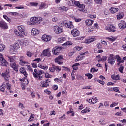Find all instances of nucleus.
Here are the masks:
<instances>
[{"label":"nucleus","mask_w":126,"mask_h":126,"mask_svg":"<svg viewBox=\"0 0 126 126\" xmlns=\"http://www.w3.org/2000/svg\"><path fill=\"white\" fill-rule=\"evenodd\" d=\"M43 73H44V71L34 69L32 74L33 77H34L36 80H42L43 76H42V75Z\"/></svg>","instance_id":"1"},{"label":"nucleus","mask_w":126,"mask_h":126,"mask_svg":"<svg viewBox=\"0 0 126 126\" xmlns=\"http://www.w3.org/2000/svg\"><path fill=\"white\" fill-rule=\"evenodd\" d=\"M43 21V18L40 17H32L30 20L31 25H37Z\"/></svg>","instance_id":"2"},{"label":"nucleus","mask_w":126,"mask_h":126,"mask_svg":"<svg viewBox=\"0 0 126 126\" xmlns=\"http://www.w3.org/2000/svg\"><path fill=\"white\" fill-rule=\"evenodd\" d=\"M2 77H3L6 82L9 81V78H10V71L9 69H6L5 71L1 74Z\"/></svg>","instance_id":"3"},{"label":"nucleus","mask_w":126,"mask_h":126,"mask_svg":"<svg viewBox=\"0 0 126 126\" xmlns=\"http://www.w3.org/2000/svg\"><path fill=\"white\" fill-rule=\"evenodd\" d=\"M62 70V68L60 67L59 66H56L55 64H52L51 67H49V71L50 72H52V73H54L55 71H56V72H60L61 70Z\"/></svg>","instance_id":"4"},{"label":"nucleus","mask_w":126,"mask_h":126,"mask_svg":"<svg viewBox=\"0 0 126 126\" xmlns=\"http://www.w3.org/2000/svg\"><path fill=\"white\" fill-rule=\"evenodd\" d=\"M105 29L111 33H113V32H116V31H117V28H116V26L113 24L107 25V26L105 27Z\"/></svg>","instance_id":"5"},{"label":"nucleus","mask_w":126,"mask_h":126,"mask_svg":"<svg viewBox=\"0 0 126 126\" xmlns=\"http://www.w3.org/2000/svg\"><path fill=\"white\" fill-rule=\"evenodd\" d=\"M0 63H1V66L7 67L8 65V62L3 58L1 53H0Z\"/></svg>","instance_id":"6"},{"label":"nucleus","mask_w":126,"mask_h":126,"mask_svg":"<svg viewBox=\"0 0 126 126\" xmlns=\"http://www.w3.org/2000/svg\"><path fill=\"white\" fill-rule=\"evenodd\" d=\"M63 60H64L63 56L59 55L58 57L55 59V62L59 65H62V64H63V62H62Z\"/></svg>","instance_id":"7"},{"label":"nucleus","mask_w":126,"mask_h":126,"mask_svg":"<svg viewBox=\"0 0 126 126\" xmlns=\"http://www.w3.org/2000/svg\"><path fill=\"white\" fill-rule=\"evenodd\" d=\"M63 60H64L63 56L59 55L58 57L55 59V62L59 65H62V64H63V62H62Z\"/></svg>","instance_id":"8"},{"label":"nucleus","mask_w":126,"mask_h":126,"mask_svg":"<svg viewBox=\"0 0 126 126\" xmlns=\"http://www.w3.org/2000/svg\"><path fill=\"white\" fill-rule=\"evenodd\" d=\"M53 30L55 34H59L63 33V29L58 25L53 26Z\"/></svg>","instance_id":"9"},{"label":"nucleus","mask_w":126,"mask_h":126,"mask_svg":"<svg viewBox=\"0 0 126 126\" xmlns=\"http://www.w3.org/2000/svg\"><path fill=\"white\" fill-rule=\"evenodd\" d=\"M62 25L61 26H65L66 28H70V29H71L74 27V26H73V24H72V22L69 21L68 23L66 22V21H64L63 22V24H61Z\"/></svg>","instance_id":"10"},{"label":"nucleus","mask_w":126,"mask_h":126,"mask_svg":"<svg viewBox=\"0 0 126 126\" xmlns=\"http://www.w3.org/2000/svg\"><path fill=\"white\" fill-rule=\"evenodd\" d=\"M41 57H48V58H50L52 55L51 54V51H50V49L48 48L43 50V52L41 54Z\"/></svg>","instance_id":"11"},{"label":"nucleus","mask_w":126,"mask_h":126,"mask_svg":"<svg viewBox=\"0 0 126 126\" xmlns=\"http://www.w3.org/2000/svg\"><path fill=\"white\" fill-rule=\"evenodd\" d=\"M61 51H62V47L56 46L52 49V53L53 55H58Z\"/></svg>","instance_id":"12"},{"label":"nucleus","mask_w":126,"mask_h":126,"mask_svg":"<svg viewBox=\"0 0 126 126\" xmlns=\"http://www.w3.org/2000/svg\"><path fill=\"white\" fill-rule=\"evenodd\" d=\"M7 59L8 61H10V65H11V63L13 64H16V61H15V56H7Z\"/></svg>","instance_id":"13"},{"label":"nucleus","mask_w":126,"mask_h":126,"mask_svg":"<svg viewBox=\"0 0 126 126\" xmlns=\"http://www.w3.org/2000/svg\"><path fill=\"white\" fill-rule=\"evenodd\" d=\"M18 29L21 32V34H23L24 36H27V33L25 32V27L24 26H18Z\"/></svg>","instance_id":"14"},{"label":"nucleus","mask_w":126,"mask_h":126,"mask_svg":"<svg viewBox=\"0 0 126 126\" xmlns=\"http://www.w3.org/2000/svg\"><path fill=\"white\" fill-rule=\"evenodd\" d=\"M49 83L50 81H49V79H46L45 81H41L40 82V86L41 87H48Z\"/></svg>","instance_id":"15"},{"label":"nucleus","mask_w":126,"mask_h":126,"mask_svg":"<svg viewBox=\"0 0 126 126\" xmlns=\"http://www.w3.org/2000/svg\"><path fill=\"white\" fill-rule=\"evenodd\" d=\"M71 33L74 37H78L80 35V32L77 29H73L71 31Z\"/></svg>","instance_id":"16"},{"label":"nucleus","mask_w":126,"mask_h":126,"mask_svg":"<svg viewBox=\"0 0 126 126\" xmlns=\"http://www.w3.org/2000/svg\"><path fill=\"white\" fill-rule=\"evenodd\" d=\"M0 27L2 29H8L7 23L3 20L0 21Z\"/></svg>","instance_id":"17"},{"label":"nucleus","mask_w":126,"mask_h":126,"mask_svg":"<svg viewBox=\"0 0 126 126\" xmlns=\"http://www.w3.org/2000/svg\"><path fill=\"white\" fill-rule=\"evenodd\" d=\"M108 63L111 66L114 65L115 64V59L114 58V57L113 56V55H110L109 57H108Z\"/></svg>","instance_id":"18"},{"label":"nucleus","mask_w":126,"mask_h":126,"mask_svg":"<svg viewBox=\"0 0 126 126\" xmlns=\"http://www.w3.org/2000/svg\"><path fill=\"white\" fill-rule=\"evenodd\" d=\"M118 26L120 29H125L126 28V21L124 20H121L120 21L119 23L118 24Z\"/></svg>","instance_id":"19"},{"label":"nucleus","mask_w":126,"mask_h":126,"mask_svg":"<svg viewBox=\"0 0 126 126\" xmlns=\"http://www.w3.org/2000/svg\"><path fill=\"white\" fill-rule=\"evenodd\" d=\"M96 40V37L94 36H90L89 37V38L86 39L85 41V44H90V43H92V42L95 41Z\"/></svg>","instance_id":"20"},{"label":"nucleus","mask_w":126,"mask_h":126,"mask_svg":"<svg viewBox=\"0 0 126 126\" xmlns=\"http://www.w3.org/2000/svg\"><path fill=\"white\" fill-rule=\"evenodd\" d=\"M116 57L117 62V65L120 66V65H121V63H124V62H125V61L122 59V58H121L119 55H116Z\"/></svg>","instance_id":"21"},{"label":"nucleus","mask_w":126,"mask_h":126,"mask_svg":"<svg viewBox=\"0 0 126 126\" xmlns=\"http://www.w3.org/2000/svg\"><path fill=\"white\" fill-rule=\"evenodd\" d=\"M41 39L44 42H49L50 40H52V36L44 34L42 36Z\"/></svg>","instance_id":"22"},{"label":"nucleus","mask_w":126,"mask_h":126,"mask_svg":"<svg viewBox=\"0 0 126 126\" xmlns=\"http://www.w3.org/2000/svg\"><path fill=\"white\" fill-rule=\"evenodd\" d=\"M39 33H40V31L38 29L36 28L32 29L31 34L32 36H37V35H39Z\"/></svg>","instance_id":"23"},{"label":"nucleus","mask_w":126,"mask_h":126,"mask_svg":"<svg viewBox=\"0 0 126 126\" xmlns=\"http://www.w3.org/2000/svg\"><path fill=\"white\" fill-rule=\"evenodd\" d=\"M20 73H21L22 74H23V75L27 78L28 74L27 73V72H26V70L25 69V68L24 67H21L20 69Z\"/></svg>","instance_id":"24"},{"label":"nucleus","mask_w":126,"mask_h":126,"mask_svg":"<svg viewBox=\"0 0 126 126\" xmlns=\"http://www.w3.org/2000/svg\"><path fill=\"white\" fill-rule=\"evenodd\" d=\"M5 87L9 91L10 93H13V91L11 90V84L9 83V81L5 83Z\"/></svg>","instance_id":"25"},{"label":"nucleus","mask_w":126,"mask_h":126,"mask_svg":"<svg viewBox=\"0 0 126 126\" xmlns=\"http://www.w3.org/2000/svg\"><path fill=\"white\" fill-rule=\"evenodd\" d=\"M14 33L18 37H20L21 38H24V35H23V34H22L20 32H18V30H17L16 29L14 30Z\"/></svg>","instance_id":"26"},{"label":"nucleus","mask_w":126,"mask_h":126,"mask_svg":"<svg viewBox=\"0 0 126 126\" xmlns=\"http://www.w3.org/2000/svg\"><path fill=\"white\" fill-rule=\"evenodd\" d=\"M93 22H94V21L90 19H87L85 21V23L87 26L92 25V24H93Z\"/></svg>","instance_id":"27"},{"label":"nucleus","mask_w":126,"mask_h":126,"mask_svg":"<svg viewBox=\"0 0 126 126\" xmlns=\"http://www.w3.org/2000/svg\"><path fill=\"white\" fill-rule=\"evenodd\" d=\"M40 9H44V8H48V5L44 2H42L39 6Z\"/></svg>","instance_id":"28"},{"label":"nucleus","mask_w":126,"mask_h":126,"mask_svg":"<svg viewBox=\"0 0 126 126\" xmlns=\"http://www.w3.org/2000/svg\"><path fill=\"white\" fill-rule=\"evenodd\" d=\"M111 78L113 80H120L121 78H120V75H111Z\"/></svg>","instance_id":"29"},{"label":"nucleus","mask_w":126,"mask_h":126,"mask_svg":"<svg viewBox=\"0 0 126 126\" xmlns=\"http://www.w3.org/2000/svg\"><path fill=\"white\" fill-rule=\"evenodd\" d=\"M38 66L41 68V69H44V70H48V66L45 65V66L42 65L41 63H39L38 64Z\"/></svg>","instance_id":"30"},{"label":"nucleus","mask_w":126,"mask_h":126,"mask_svg":"<svg viewBox=\"0 0 126 126\" xmlns=\"http://www.w3.org/2000/svg\"><path fill=\"white\" fill-rule=\"evenodd\" d=\"M5 83L4 82L0 87V91H1V92H4V91H5Z\"/></svg>","instance_id":"31"},{"label":"nucleus","mask_w":126,"mask_h":126,"mask_svg":"<svg viewBox=\"0 0 126 126\" xmlns=\"http://www.w3.org/2000/svg\"><path fill=\"white\" fill-rule=\"evenodd\" d=\"M117 18L118 20L120 19H122L123 17H124V13L123 12H119L117 15Z\"/></svg>","instance_id":"32"},{"label":"nucleus","mask_w":126,"mask_h":126,"mask_svg":"<svg viewBox=\"0 0 126 126\" xmlns=\"http://www.w3.org/2000/svg\"><path fill=\"white\" fill-rule=\"evenodd\" d=\"M110 10L111 13L114 14V13H116V12H117V11H119V8H115V7H111L110 9Z\"/></svg>","instance_id":"33"},{"label":"nucleus","mask_w":126,"mask_h":126,"mask_svg":"<svg viewBox=\"0 0 126 126\" xmlns=\"http://www.w3.org/2000/svg\"><path fill=\"white\" fill-rule=\"evenodd\" d=\"M80 65V64L79 63H76L74 65H72V67L73 69V70H77L78 69V67Z\"/></svg>","instance_id":"34"},{"label":"nucleus","mask_w":126,"mask_h":126,"mask_svg":"<svg viewBox=\"0 0 126 126\" xmlns=\"http://www.w3.org/2000/svg\"><path fill=\"white\" fill-rule=\"evenodd\" d=\"M96 48H94V52H96V51H97V49L98 50H100L101 49H102V44H101V43H98L96 44Z\"/></svg>","instance_id":"35"},{"label":"nucleus","mask_w":126,"mask_h":126,"mask_svg":"<svg viewBox=\"0 0 126 126\" xmlns=\"http://www.w3.org/2000/svg\"><path fill=\"white\" fill-rule=\"evenodd\" d=\"M19 63L21 65H22L23 66L25 65V64H29V62H28V61H25L22 60L20 61Z\"/></svg>","instance_id":"36"},{"label":"nucleus","mask_w":126,"mask_h":126,"mask_svg":"<svg viewBox=\"0 0 126 126\" xmlns=\"http://www.w3.org/2000/svg\"><path fill=\"white\" fill-rule=\"evenodd\" d=\"M10 66L12 67V68H13L14 70H15V71H16V72L18 71V68L16 67V64L11 63Z\"/></svg>","instance_id":"37"},{"label":"nucleus","mask_w":126,"mask_h":126,"mask_svg":"<svg viewBox=\"0 0 126 126\" xmlns=\"http://www.w3.org/2000/svg\"><path fill=\"white\" fill-rule=\"evenodd\" d=\"M72 114V117H74L75 113L74 111H73V109L72 108H70V110L67 112V115H69V114Z\"/></svg>","instance_id":"38"},{"label":"nucleus","mask_w":126,"mask_h":126,"mask_svg":"<svg viewBox=\"0 0 126 126\" xmlns=\"http://www.w3.org/2000/svg\"><path fill=\"white\" fill-rule=\"evenodd\" d=\"M92 104H96L98 102V98L95 96H93L92 98Z\"/></svg>","instance_id":"39"},{"label":"nucleus","mask_w":126,"mask_h":126,"mask_svg":"<svg viewBox=\"0 0 126 126\" xmlns=\"http://www.w3.org/2000/svg\"><path fill=\"white\" fill-rule=\"evenodd\" d=\"M88 112H90V108L88 107H86L85 109L81 111V113L82 114H86V113H88Z\"/></svg>","instance_id":"40"},{"label":"nucleus","mask_w":126,"mask_h":126,"mask_svg":"<svg viewBox=\"0 0 126 126\" xmlns=\"http://www.w3.org/2000/svg\"><path fill=\"white\" fill-rule=\"evenodd\" d=\"M65 40H66L65 37H61L58 39V41L59 42V44H61V43L64 42Z\"/></svg>","instance_id":"41"},{"label":"nucleus","mask_w":126,"mask_h":126,"mask_svg":"<svg viewBox=\"0 0 126 126\" xmlns=\"http://www.w3.org/2000/svg\"><path fill=\"white\" fill-rule=\"evenodd\" d=\"M83 58H84V56H78L76 59L75 60V63H77V62L79 61H81L82 60H83Z\"/></svg>","instance_id":"42"},{"label":"nucleus","mask_w":126,"mask_h":126,"mask_svg":"<svg viewBox=\"0 0 126 126\" xmlns=\"http://www.w3.org/2000/svg\"><path fill=\"white\" fill-rule=\"evenodd\" d=\"M26 55L29 58H31L32 57H33V56H34V53L31 52L30 51H27L26 53Z\"/></svg>","instance_id":"43"},{"label":"nucleus","mask_w":126,"mask_h":126,"mask_svg":"<svg viewBox=\"0 0 126 126\" xmlns=\"http://www.w3.org/2000/svg\"><path fill=\"white\" fill-rule=\"evenodd\" d=\"M106 39L108 41H110V42H115V40H116V38H115V37H113L112 36H111V38L106 37Z\"/></svg>","instance_id":"44"},{"label":"nucleus","mask_w":126,"mask_h":126,"mask_svg":"<svg viewBox=\"0 0 126 126\" xmlns=\"http://www.w3.org/2000/svg\"><path fill=\"white\" fill-rule=\"evenodd\" d=\"M16 49L14 48L13 47H12L11 48L10 50V54H12V55L15 54V50Z\"/></svg>","instance_id":"45"},{"label":"nucleus","mask_w":126,"mask_h":126,"mask_svg":"<svg viewBox=\"0 0 126 126\" xmlns=\"http://www.w3.org/2000/svg\"><path fill=\"white\" fill-rule=\"evenodd\" d=\"M113 91L118 92V93H121V92L120 91V88L118 87H113Z\"/></svg>","instance_id":"46"},{"label":"nucleus","mask_w":126,"mask_h":126,"mask_svg":"<svg viewBox=\"0 0 126 126\" xmlns=\"http://www.w3.org/2000/svg\"><path fill=\"white\" fill-rule=\"evenodd\" d=\"M94 2L96 4H102L103 0H94Z\"/></svg>","instance_id":"47"},{"label":"nucleus","mask_w":126,"mask_h":126,"mask_svg":"<svg viewBox=\"0 0 126 126\" xmlns=\"http://www.w3.org/2000/svg\"><path fill=\"white\" fill-rule=\"evenodd\" d=\"M60 8L61 10H63L64 11H67L68 10V8L65 6L61 7Z\"/></svg>","instance_id":"48"},{"label":"nucleus","mask_w":126,"mask_h":126,"mask_svg":"<svg viewBox=\"0 0 126 126\" xmlns=\"http://www.w3.org/2000/svg\"><path fill=\"white\" fill-rule=\"evenodd\" d=\"M85 76H87L88 79H91V78L93 77V75H92V74L90 73H87L85 74Z\"/></svg>","instance_id":"49"},{"label":"nucleus","mask_w":126,"mask_h":126,"mask_svg":"<svg viewBox=\"0 0 126 126\" xmlns=\"http://www.w3.org/2000/svg\"><path fill=\"white\" fill-rule=\"evenodd\" d=\"M3 18L4 19H6L8 22H10V21H11V19H10V18H8V17H7L6 15H3Z\"/></svg>","instance_id":"50"},{"label":"nucleus","mask_w":126,"mask_h":126,"mask_svg":"<svg viewBox=\"0 0 126 126\" xmlns=\"http://www.w3.org/2000/svg\"><path fill=\"white\" fill-rule=\"evenodd\" d=\"M119 71L121 73H124V72H123V70H124V66L122 65H120V67L119 68Z\"/></svg>","instance_id":"51"},{"label":"nucleus","mask_w":126,"mask_h":126,"mask_svg":"<svg viewBox=\"0 0 126 126\" xmlns=\"http://www.w3.org/2000/svg\"><path fill=\"white\" fill-rule=\"evenodd\" d=\"M27 69L29 71H30L31 72H33V69L30 66V65H27Z\"/></svg>","instance_id":"52"},{"label":"nucleus","mask_w":126,"mask_h":126,"mask_svg":"<svg viewBox=\"0 0 126 126\" xmlns=\"http://www.w3.org/2000/svg\"><path fill=\"white\" fill-rule=\"evenodd\" d=\"M30 5H31V6H38V3H36V2H32L30 3Z\"/></svg>","instance_id":"53"},{"label":"nucleus","mask_w":126,"mask_h":126,"mask_svg":"<svg viewBox=\"0 0 126 126\" xmlns=\"http://www.w3.org/2000/svg\"><path fill=\"white\" fill-rule=\"evenodd\" d=\"M98 69H95L94 68H91V70H90V72H93V73H94V72H97V71H98Z\"/></svg>","instance_id":"54"},{"label":"nucleus","mask_w":126,"mask_h":126,"mask_svg":"<svg viewBox=\"0 0 126 126\" xmlns=\"http://www.w3.org/2000/svg\"><path fill=\"white\" fill-rule=\"evenodd\" d=\"M74 50H77V51H80L81 49H83V47L76 46L74 48Z\"/></svg>","instance_id":"55"},{"label":"nucleus","mask_w":126,"mask_h":126,"mask_svg":"<svg viewBox=\"0 0 126 126\" xmlns=\"http://www.w3.org/2000/svg\"><path fill=\"white\" fill-rule=\"evenodd\" d=\"M3 50H4V45L2 44H0V52L3 51Z\"/></svg>","instance_id":"56"},{"label":"nucleus","mask_w":126,"mask_h":126,"mask_svg":"<svg viewBox=\"0 0 126 126\" xmlns=\"http://www.w3.org/2000/svg\"><path fill=\"white\" fill-rule=\"evenodd\" d=\"M13 48L14 49H15L16 50H17V49H19L20 47H19V44H18V43H16L14 45V46H13Z\"/></svg>","instance_id":"57"},{"label":"nucleus","mask_w":126,"mask_h":126,"mask_svg":"<svg viewBox=\"0 0 126 126\" xmlns=\"http://www.w3.org/2000/svg\"><path fill=\"white\" fill-rule=\"evenodd\" d=\"M63 45H64V46H70L72 45V43L71 41H67L64 43Z\"/></svg>","instance_id":"58"},{"label":"nucleus","mask_w":126,"mask_h":126,"mask_svg":"<svg viewBox=\"0 0 126 126\" xmlns=\"http://www.w3.org/2000/svg\"><path fill=\"white\" fill-rule=\"evenodd\" d=\"M42 61L41 58H35L34 60H33V62H36V63H40Z\"/></svg>","instance_id":"59"},{"label":"nucleus","mask_w":126,"mask_h":126,"mask_svg":"<svg viewBox=\"0 0 126 126\" xmlns=\"http://www.w3.org/2000/svg\"><path fill=\"white\" fill-rule=\"evenodd\" d=\"M44 93H46L48 95H50L52 92L50 91H49L48 89H46L44 90Z\"/></svg>","instance_id":"60"},{"label":"nucleus","mask_w":126,"mask_h":126,"mask_svg":"<svg viewBox=\"0 0 126 126\" xmlns=\"http://www.w3.org/2000/svg\"><path fill=\"white\" fill-rule=\"evenodd\" d=\"M107 61V56H103L101 58V62H106Z\"/></svg>","instance_id":"61"},{"label":"nucleus","mask_w":126,"mask_h":126,"mask_svg":"<svg viewBox=\"0 0 126 126\" xmlns=\"http://www.w3.org/2000/svg\"><path fill=\"white\" fill-rule=\"evenodd\" d=\"M74 19L75 22H80V21L82 20L81 19L77 17H74Z\"/></svg>","instance_id":"62"},{"label":"nucleus","mask_w":126,"mask_h":126,"mask_svg":"<svg viewBox=\"0 0 126 126\" xmlns=\"http://www.w3.org/2000/svg\"><path fill=\"white\" fill-rule=\"evenodd\" d=\"M45 76L46 78H51L52 77V75L49 74V73H46Z\"/></svg>","instance_id":"63"},{"label":"nucleus","mask_w":126,"mask_h":126,"mask_svg":"<svg viewBox=\"0 0 126 126\" xmlns=\"http://www.w3.org/2000/svg\"><path fill=\"white\" fill-rule=\"evenodd\" d=\"M78 7L79 8H82V9H84V8H85V5L80 4V5H79V6Z\"/></svg>","instance_id":"64"}]
</instances>
